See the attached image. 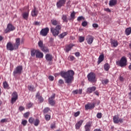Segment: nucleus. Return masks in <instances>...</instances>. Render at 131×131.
<instances>
[{"mask_svg": "<svg viewBox=\"0 0 131 131\" xmlns=\"http://www.w3.org/2000/svg\"><path fill=\"white\" fill-rule=\"evenodd\" d=\"M34 124L35 126H37L38 124H39V120L36 119L35 121L34 122Z\"/></svg>", "mask_w": 131, "mask_h": 131, "instance_id": "nucleus-36", "label": "nucleus"}, {"mask_svg": "<svg viewBox=\"0 0 131 131\" xmlns=\"http://www.w3.org/2000/svg\"><path fill=\"white\" fill-rule=\"evenodd\" d=\"M73 45H71L70 44V45L67 46L66 47V51L67 53H68V52H69V51H70L71 50V49H72V47H73Z\"/></svg>", "mask_w": 131, "mask_h": 131, "instance_id": "nucleus-25", "label": "nucleus"}, {"mask_svg": "<svg viewBox=\"0 0 131 131\" xmlns=\"http://www.w3.org/2000/svg\"><path fill=\"white\" fill-rule=\"evenodd\" d=\"M45 119L46 120L49 121L50 119H51V116L49 115H46L45 116Z\"/></svg>", "mask_w": 131, "mask_h": 131, "instance_id": "nucleus-40", "label": "nucleus"}, {"mask_svg": "<svg viewBox=\"0 0 131 131\" xmlns=\"http://www.w3.org/2000/svg\"><path fill=\"white\" fill-rule=\"evenodd\" d=\"M37 51H38V50H32L31 54L32 57H34V56H35V55H36Z\"/></svg>", "mask_w": 131, "mask_h": 131, "instance_id": "nucleus-31", "label": "nucleus"}, {"mask_svg": "<svg viewBox=\"0 0 131 131\" xmlns=\"http://www.w3.org/2000/svg\"><path fill=\"white\" fill-rule=\"evenodd\" d=\"M6 121H7V119H3L2 120H1V122H2L3 123H4V122H6Z\"/></svg>", "mask_w": 131, "mask_h": 131, "instance_id": "nucleus-59", "label": "nucleus"}, {"mask_svg": "<svg viewBox=\"0 0 131 131\" xmlns=\"http://www.w3.org/2000/svg\"><path fill=\"white\" fill-rule=\"evenodd\" d=\"M49 31H50L49 28H45L40 31V34L42 36H47L48 33H49Z\"/></svg>", "mask_w": 131, "mask_h": 131, "instance_id": "nucleus-9", "label": "nucleus"}, {"mask_svg": "<svg viewBox=\"0 0 131 131\" xmlns=\"http://www.w3.org/2000/svg\"><path fill=\"white\" fill-rule=\"evenodd\" d=\"M117 4V1L116 0H111L110 1L109 5L110 7H113V6H115Z\"/></svg>", "mask_w": 131, "mask_h": 131, "instance_id": "nucleus-22", "label": "nucleus"}, {"mask_svg": "<svg viewBox=\"0 0 131 131\" xmlns=\"http://www.w3.org/2000/svg\"><path fill=\"white\" fill-rule=\"evenodd\" d=\"M24 117H25V118H27V117H28L29 116V112L26 113L24 115Z\"/></svg>", "mask_w": 131, "mask_h": 131, "instance_id": "nucleus-48", "label": "nucleus"}, {"mask_svg": "<svg viewBox=\"0 0 131 131\" xmlns=\"http://www.w3.org/2000/svg\"><path fill=\"white\" fill-rule=\"evenodd\" d=\"M69 58H70L71 61H73V60H74V59H75V57H74V56H70L69 57Z\"/></svg>", "mask_w": 131, "mask_h": 131, "instance_id": "nucleus-53", "label": "nucleus"}, {"mask_svg": "<svg viewBox=\"0 0 131 131\" xmlns=\"http://www.w3.org/2000/svg\"><path fill=\"white\" fill-rule=\"evenodd\" d=\"M28 90L29 91H31V92H33L34 90H35V88H34V86L33 85H30L28 86Z\"/></svg>", "mask_w": 131, "mask_h": 131, "instance_id": "nucleus-33", "label": "nucleus"}, {"mask_svg": "<svg viewBox=\"0 0 131 131\" xmlns=\"http://www.w3.org/2000/svg\"><path fill=\"white\" fill-rule=\"evenodd\" d=\"M113 120L114 123H122L123 122V119L120 118L118 116H115L113 117Z\"/></svg>", "mask_w": 131, "mask_h": 131, "instance_id": "nucleus-11", "label": "nucleus"}, {"mask_svg": "<svg viewBox=\"0 0 131 131\" xmlns=\"http://www.w3.org/2000/svg\"><path fill=\"white\" fill-rule=\"evenodd\" d=\"M60 75L62 77L64 78L66 82H72L74 80V71L70 70L67 72H61Z\"/></svg>", "mask_w": 131, "mask_h": 131, "instance_id": "nucleus-1", "label": "nucleus"}, {"mask_svg": "<svg viewBox=\"0 0 131 131\" xmlns=\"http://www.w3.org/2000/svg\"><path fill=\"white\" fill-rule=\"evenodd\" d=\"M87 77L88 78L89 81H90L91 82H95L97 81V79H96V74H95V73L91 72L88 75Z\"/></svg>", "mask_w": 131, "mask_h": 131, "instance_id": "nucleus-3", "label": "nucleus"}, {"mask_svg": "<svg viewBox=\"0 0 131 131\" xmlns=\"http://www.w3.org/2000/svg\"><path fill=\"white\" fill-rule=\"evenodd\" d=\"M90 128H91V124H87L85 125V131H90Z\"/></svg>", "mask_w": 131, "mask_h": 131, "instance_id": "nucleus-34", "label": "nucleus"}, {"mask_svg": "<svg viewBox=\"0 0 131 131\" xmlns=\"http://www.w3.org/2000/svg\"><path fill=\"white\" fill-rule=\"evenodd\" d=\"M38 47H39V48L40 49H41V48L45 46H43V42L41 40L39 41V42H38Z\"/></svg>", "mask_w": 131, "mask_h": 131, "instance_id": "nucleus-35", "label": "nucleus"}, {"mask_svg": "<svg viewBox=\"0 0 131 131\" xmlns=\"http://www.w3.org/2000/svg\"><path fill=\"white\" fill-rule=\"evenodd\" d=\"M29 16V12H24L23 14V17L24 18V19H25V20H27V19H28V16Z\"/></svg>", "mask_w": 131, "mask_h": 131, "instance_id": "nucleus-24", "label": "nucleus"}, {"mask_svg": "<svg viewBox=\"0 0 131 131\" xmlns=\"http://www.w3.org/2000/svg\"><path fill=\"white\" fill-rule=\"evenodd\" d=\"M82 20H84V18L82 16H79L77 18V21H82Z\"/></svg>", "mask_w": 131, "mask_h": 131, "instance_id": "nucleus-38", "label": "nucleus"}, {"mask_svg": "<svg viewBox=\"0 0 131 131\" xmlns=\"http://www.w3.org/2000/svg\"><path fill=\"white\" fill-rule=\"evenodd\" d=\"M85 108L86 110H89V109H91V107H90V104L85 105Z\"/></svg>", "mask_w": 131, "mask_h": 131, "instance_id": "nucleus-51", "label": "nucleus"}, {"mask_svg": "<svg viewBox=\"0 0 131 131\" xmlns=\"http://www.w3.org/2000/svg\"><path fill=\"white\" fill-rule=\"evenodd\" d=\"M93 27H94V28H98V27H99V25H98V24H93Z\"/></svg>", "mask_w": 131, "mask_h": 131, "instance_id": "nucleus-52", "label": "nucleus"}, {"mask_svg": "<svg viewBox=\"0 0 131 131\" xmlns=\"http://www.w3.org/2000/svg\"><path fill=\"white\" fill-rule=\"evenodd\" d=\"M67 34H68V32H63L62 33L59 34V38L62 39L63 37H65V36H66V35H67Z\"/></svg>", "mask_w": 131, "mask_h": 131, "instance_id": "nucleus-26", "label": "nucleus"}, {"mask_svg": "<svg viewBox=\"0 0 131 131\" xmlns=\"http://www.w3.org/2000/svg\"><path fill=\"white\" fill-rule=\"evenodd\" d=\"M104 11H105L106 12H108V13L111 12V10H110V9L109 8L104 9Z\"/></svg>", "mask_w": 131, "mask_h": 131, "instance_id": "nucleus-55", "label": "nucleus"}, {"mask_svg": "<svg viewBox=\"0 0 131 131\" xmlns=\"http://www.w3.org/2000/svg\"><path fill=\"white\" fill-rule=\"evenodd\" d=\"M86 40L89 45H92L93 41H94V36L92 35L87 36Z\"/></svg>", "mask_w": 131, "mask_h": 131, "instance_id": "nucleus-12", "label": "nucleus"}, {"mask_svg": "<svg viewBox=\"0 0 131 131\" xmlns=\"http://www.w3.org/2000/svg\"><path fill=\"white\" fill-rule=\"evenodd\" d=\"M40 49L42 52H43V53H49L50 52V50H49V48L45 46L41 48Z\"/></svg>", "mask_w": 131, "mask_h": 131, "instance_id": "nucleus-21", "label": "nucleus"}, {"mask_svg": "<svg viewBox=\"0 0 131 131\" xmlns=\"http://www.w3.org/2000/svg\"><path fill=\"white\" fill-rule=\"evenodd\" d=\"M48 78L51 80V81H53V80H54V76H49Z\"/></svg>", "mask_w": 131, "mask_h": 131, "instance_id": "nucleus-50", "label": "nucleus"}, {"mask_svg": "<svg viewBox=\"0 0 131 131\" xmlns=\"http://www.w3.org/2000/svg\"><path fill=\"white\" fill-rule=\"evenodd\" d=\"M131 33V28H128L127 29H126L125 30V34L126 35H129V34H130Z\"/></svg>", "mask_w": 131, "mask_h": 131, "instance_id": "nucleus-28", "label": "nucleus"}, {"mask_svg": "<svg viewBox=\"0 0 131 131\" xmlns=\"http://www.w3.org/2000/svg\"><path fill=\"white\" fill-rule=\"evenodd\" d=\"M79 41V42H82L83 41H84V37L80 36Z\"/></svg>", "mask_w": 131, "mask_h": 131, "instance_id": "nucleus-39", "label": "nucleus"}, {"mask_svg": "<svg viewBox=\"0 0 131 131\" xmlns=\"http://www.w3.org/2000/svg\"><path fill=\"white\" fill-rule=\"evenodd\" d=\"M110 68V66H109V64L108 63H105L104 66V69L106 71H108Z\"/></svg>", "mask_w": 131, "mask_h": 131, "instance_id": "nucleus-30", "label": "nucleus"}, {"mask_svg": "<svg viewBox=\"0 0 131 131\" xmlns=\"http://www.w3.org/2000/svg\"><path fill=\"white\" fill-rule=\"evenodd\" d=\"M55 127V125L54 124H51V128H54Z\"/></svg>", "mask_w": 131, "mask_h": 131, "instance_id": "nucleus-63", "label": "nucleus"}, {"mask_svg": "<svg viewBox=\"0 0 131 131\" xmlns=\"http://www.w3.org/2000/svg\"><path fill=\"white\" fill-rule=\"evenodd\" d=\"M7 49L8 51H11L17 50L14 44L13 45L11 42H9L7 43Z\"/></svg>", "mask_w": 131, "mask_h": 131, "instance_id": "nucleus-8", "label": "nucleus"}, {"mask_svg": "<svg viewBox=\"0 0 131 131\" xmlns=\"http://www.w3.org/2000/svg\"><path fill=\"white\" fill-rule=\"evenodd\" d=\"M73 93L74 95H77V94H78V90H75L73 91Z\"/></svg>", "mask_w": 131, "mask_h": 131, "instance_id": "nucleus-57", "label": "nucleus"}, {"mask_svg": "<svg viewBox=\"0 0 131 131\" xmlns=\"http://www.w3.org/2000/svg\"><path fill=\"white\" fill-rule=\"evenodd\" d=\"M82 122H83V120L79 121L75 125L76 129H79L80 126H81V124H82Z\"/></svg>", "mask_w": 131, "mask_h": 131, "instance_id": "nucleus-18", "label": "nucleus"}, {"mask_svg": "<svg viewBox=\"0 0 131 131\" xmlns=\"http://www.w3.org/2000/svg\"><path fill=\"white\" fill-rule=\"evenodd\" d=\"M88 25V22L86 21H84L82 23V26L83 27H85Z\"/></svg>", "mask_w": 131, "mask_h": 131, "instance_id": "nucleus-44", "label": "nucleus"}, {"mask_svg": "<svg viewBox=\"0 0 131 131\" xmlns=\"http://www.w3.org/2000/svg\"><path fill=\"white\" fill-rule=\"evenodd\" d=\"M51 22L52 25H54V26H56V25H58V24H59V23L58 22V21H57L55 19L51 20Z\"/></svg>", "mask_w": 131, "mask_h": 131, "instance_id": "nucleus-29", "label": "nucleus"}, {"mask_svg": "<svg viewBox=\"0 0 131 131\" xmlns=\"http://www.w3.org/2000/svg\"><path fill=\"white\" fill-rule=\"evenodd\" d=\"M97 118H102V113H98L97 114Z\"/></svg>", "mask_w": 131, "mask_h": 131, "instance_id": "nucleus-46", "label": "nucleus"}, {"mask_svg": "<svg viewBox=\"0 0 131 131\" xmlns=\"http://www.w3.org/2000/svg\"><path fill=\"white\" fill-rule=\"evenodd\" d=\"M103 61H104V54H102L99 56L98 58V64H100V63L103 62Z\"/></svg>", "mask_w": 131, "mask_h": 131, "instance_id": "nucleus-19", "label": "nucleus"}, {"mask_svg": "<svg viewBox=\"0 0 131 131\" xmlns=\"http://www.w3.org/2000/svg\"><path fill=\"white\" fill-rule=\"evenodd\" d=\"M50 111V108L49 107H46L43 111V113H48Z\"/></svg>", "mask_w": 131, "mask_h": 131, "instance_id": "nucleus-42", "label": "nucleus"}, {"mask_svg": "<svg viewBox=\"0 0 131 131\" xmlns=\"http://www.w3.org/2000/svg\"><path fill=\"white\" fill-rule=\"evenodd\" d=\"M89 105L90 107V109H94V108H95V106L96 105V103L91 104H89Z\"/></svg>", "mask_w": 131, "mask_h": 131, "instance_id": "nucleus-45", "label": "nucleus"}, {"mask_svg": "<svg viewBox=\"0 0 131 131\" xmlns=\"http://www.w3.org/2000/svg\"><path fill=\"white\" fill-rule=\"evenodd\" d=\"M23 70V67L22 66H17L15 70L13 72V75L21 74L22 73V70Z\"/></svg>", "mask_w": 131, "mask_h": 131, "instance_id": "nucleus-6", "label": "nucleus"}, {"mask_svg": "<svg viewBox=\"0 0 131 131\" xmlns=\"http://www.w3.org/2000/svg\"><path fill=\"white\" fill-rule=\"evenodd\" d=\"M62 19L63 21V22H68V20L67 19V15H62Z\"/></svg>", "mask_w": 131, "mask_h": 131, "instance_id": "nucleus-32", "label": "nucleus"}, {"mask_svg": "<svg viewBox=\"0 0 131 131\" xmlns=\"http://www.w3.org/2000/svg\"><path fill=\"white\" fill-rule=\"evenodd\" d=\"M94 131H102L100 129H95Z\"/></svg>", "mask_w": 131, "mask_h": 131, "instance_id": "nucleus-64", "label": "nucleus"}, {"mask_svg": "<svg viewBox=\"0 0 131 131\" xmlns=\"http://www.w3.org/2000/svg\"><path fill=\"white\" fill-rule=\"evenodd\" d=\"M112 45H113V47L116 48V47L118 46V42H117V40H114L112 41Z\"/></svg>", "mask_w": 131, "mask_h": 131, "instance_id": "nucleus-27", "label": "nucleus"}, {"mask_svg": "<svg viewBox=\"0 0 131 131\" xmlns=\"http://www.w3.org/2000/svg\"><path fill=\"white\" fill-rule=\"evenodd\" d=\"M94 94H95V95H96V96H99V92H98V91H95Z\"/></svg>", "mask_w": 131, "mask_h": 131, "instance_id": "nucleus-61", "label": "nucleus"}, {"mask_svg": "<svg viewBox=\"0 0 131 131\" xmlns=\"http://www.w3.org/2000/svg\"><path fill=\"white\" fill-rule=\"evenodd\" d=\"M36 58H43V53L39 52V51L38 50L36 54Z\"/></svg>", "mask_w": 131, "mask_h": 131, "instance_id": "nucleus-20", "label": "nucleus"}, {"mask_svg": "<svg viewBox=\"0 0 131 131\" xmlns=\"http://www.w3.org/2000/svg\"><path fill=\"white\" fill-rule=\"evenodd\" d=\"M46 59L47 61H52L53 60V55L50 54H47L46 55Z\"/></svg>", "mask_w": 131, "mask_h": 131, "instance_id": "nucleus-16", "label": "nucleus"}, {"mask_svg": "<svg viewBox=\"0 0 131 131\" xmlns=\"http://www.w3.org/2000/svg\"><path fill=\"white\" fill-rule=\"evenodd\" d=\"M20 38H17L15 39V43L13 44L16 50L19 49V46H20Z\"/></svg>", "mask_w": 131, "mask_h": 131, "instance_id": "nucleus-14", "label": "nucleus"}, {"mask_svg": "<svg viewBox=\"0 0 131 131\" xmlns=\"http://www.w3.org/2000/svg\"><path fill=\"white\" fill-rule=\"evenodd\" d=\"M36 98L39 100L40 103L43 102V98H42L41 96H39V93H38V92L37 93V95H36Z\"/></svg>", "mask_w": 131, "mask_h": 131, "instance_id": "nucleus-23", "label": "nucleus"}, {"mask_svg": "<svg viewBox=\"0 0 131 131\" xmlns=\"http://www.w3.org/2000/svg\"><path fill=\"white\" fill-rule=\"evenodd\" d=\"M21 124H23L24 126H25V125L27 124V120H23L21 122Z\"/></svg>", "mask_w": 131, "mask_h": 131, "instance_id": "nucleus-41", "label": "nucleus"}, {"mask_svg": "<svg viewBox=\"0 0 131 131\" xmlns=\"http://www.w3.org/2000/svg\"><path fill=\"white\" fill-rule=\"evenodd\" d=\"M117 65H119L121 67L126 66V58L124 56L122 57L120 61L117 62Z\"/></svg>", "mask_w": 131, "mask_h": 131, "instance_id": "nucleus-4", "label": "nucleus"}, {"mask_svg": "<svg viewBox=\"0 0 131 131\" xmlns=\"http://www.w3.org/2000/svg\"><path fill=\"white\" fill-rule=\"evenodd\" d=\"M96 86H92L88 88L86 91L87 94H92L93 92H95L96 91Z\"/></svg>", "mask_w": 131, "mask_h": 131, "instance_id": "nucleus-15", "label": "nucleus"}, {"mask_svg": "<svg viewBox=\"0 0 131 131\" xmlns=\"http://www.w3.org/2000/svg\"><path fill=\"white\" fill-rule=\"evenodd\" d=\"M62 28V26L60 25H57L55 28H51V32L53 36H57L60 33V30Z\"/></svg>", "mask_w": 131, "mask_h": 131, "instance_id": "nucleus-2", "label": "nucleus"}, {"mask_svg": "<svg viewBox=\"0 0 131 131\" xmlns=\"http://www.w3.org/2000/svg\"><path fill=\"white\" fill-rule=\"evenodd\" d=\"M34 121V119L33 118H30L29 119V122L30 123H32Z\"/></svg>", "mask_w": 131, "mask_h": 131, "instance_id": "nucleus-47", "label": "nucleus"}, {"mask_svg": "<svg viewBox=\"0 0 131 131\" xmlns=\"http://www.w3.org/2000/svg\"><path fill=\"white\" fill-rule=\"evenodd\" d=\"M56 94H53L48 99V102L51 106H54L56 104V101L54 100Z\"/></svg>", "mask_w": 131, "mask_h": 131, "instance_id": "nucleus-7", "label": "nucleus"}, {"mask_svg": "<svg viewBox=\"0 0 131 131\" xmlns=\"http://www.w3.org/2000/svg\"><path fill=\"white\" fill-rule=\"evenodd\" d=\"M13 30H15V27L11 24H8L4 32L5 33H8V32H10V31H13Z\"/></svg>", "mask_w": 131, "mask_h": 131, "instance_id": "nucleus-5", "label": "nucleus"}, {"mask_svg": "<svg viewBox=\"0 0 131 131\" xmlns=\"http://www.w3.org/2000/svg\"><path fill=\"white\" fill-rule=\"evenodd\" d=\"M120 81H123V77H120Z\"/></svg>", "mask_w": 131, "mask_h": 131, "instance_id": "nucleus-62", "label": "nucleus"}, {"mask_svg": "<svg viewBox=\"0 0 131 131\" xmlns=\"http://www.w3.org/2000/svg\"><path fill=\"white\" fill-rule=\"evenodd\" d=\"M12 96L11 102L12 104H14L18 99V94L16 92H14L12 94Z\"/></svg>", "mask_w": 131, "mask_h": 131, "instance_id": "nucleus-10", "label": "nucleus"}, {"mask_svg": "<svg viewBox=\"0 0 131 131\" xmlns=\"http://www.w3.org/2000/svg\"><path fill=\"white\" fill-rule=\"evenodd\" d=\"M38 14V11L36 10V8L34 7L33 10L32 11V16L33 17H36Z\"/></svg>", "mask_w": 131, "mask_h": 131, "instance_id": "nucleus-17", "label": "nucleus"}, {"mask_svg": "<svg viewBox=\"0 0 131 131\" xmlns=\"http://www.w3.org/2000/svg\"><path fill=\"white\" fill-rule=\"evenodd\" d=\"M71 17L72 19H74L75 18V12L73 11L71 14Z\"/></svg>", "mask_w": 131, "mask_h": 131, "instance_id": "nucleus-43", "label": "nucleus"}, {"mask_svg": "<svg viewBox=\"0 0 131 131\" xmlns=\"http://www.w3.org/2000/svg\"><path fill=\"white\" fill-rule=\"evenodd\" d=\"M76 57H79L80 56V53L79 52H76L75 54Z\"/></svg>", "mask_w": 131, "mask_h": 131, "instance_id": "nucleus-54", "label": "nucleus"}, {"mask_svg": "<svg viewBox=\"0 0 131 131\" xmlns=\"http://www.w3.org/2000/svg\"><path fill=\"white\" fill-rule=\"evenodd\" d=\"M32 106V103L31 102L29 103L27 105V107H28V108H31Z\"/></svg>", "mask_w": 131, "mask_h": 131, "instance_id": "nucleus-56", "label": "nucleus"}, {"mask_svg": "<svg viewBox=\"0 0 131 131\" xmlns=\"http://www.w3.org/2000/svg\"><path fill=\"white\" fill-rule=\"evenodd\" d=\"M66 3V0H59L56 4V6L57 8H61V7L65 5Z\"/></svg>", "mask_w": 131, "mask_h": 131, "instance_id": "nucleus-13", "label": "nucleus"}, {"mask_svg": "<svg viewBox=\"0 0 131 131\" xmlns=\"http://www.w3.org/2000/svg\"><path fill=\"white\" fill-rule=\"evenodd\" d=\"M79 114H80V112H77L75 113L74 114V116L75 117H77V116H78L79 115Z\"/></svg>", "mask_w": 131, "mask_h": 131, "instance_id": "nucleus-49", "label": "nucleus"}, {"mask_svg": "<svg viewBox=\"0 0 131 131\" xmlns=\"http://www.w3.org/2000/svg\"><path fill=\"white\" fill-rule=\"evenodd\" d=\"M19 110L20 111H23V110H24V107L23 106H19Z\"/></svg>", "mask_w": 131, "mask_h": 131, "instance_id": "nucleus-58", "label": "nucleus"}, {"mask_svg": "<svg viewBox=\"0 0 131 131\" xmlns=\"http://www.w3.org/2000/svg\"><path fill=\"white\" fill-rule=\"evenodd\" d=\"M3 86L5 89H9V84H8V83L7 82L3 83Z\"/></svg>", "mask_w": 131, "mask_h": 131, "instance_id": "nucleus-37", "label": "nucleus"}, {"mask_svg": "<svg viewBox=\"0 0 131 131\" xmlns=\"http://www.w3.org/2000/svg\"><path fill=\"white\" fill-rule=\"evenodd\" d=\"M79 94H82V89H80V90H79V91H78V92Z\"/></svg>", "mask_w": 131, "mask_h": 131, "instance_id": "nucleus-60", "label": "nucleus"}]
</instances>
